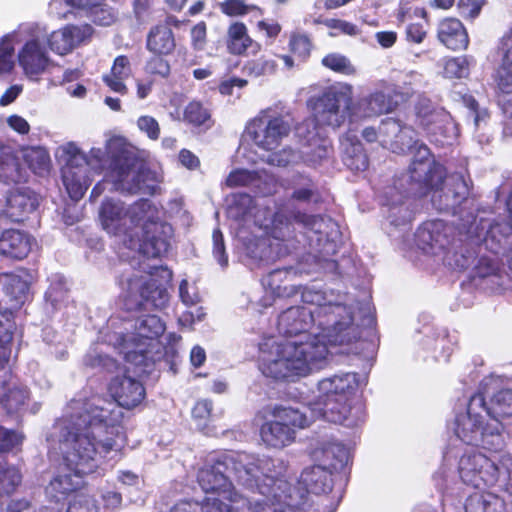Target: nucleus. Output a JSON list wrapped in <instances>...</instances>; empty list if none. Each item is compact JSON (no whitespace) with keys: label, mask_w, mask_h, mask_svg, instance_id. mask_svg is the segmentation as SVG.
I'll return each mask as SVG.
<instances>
[{"label":"nucleus","mask_w":512,"mask_h":512,"mask_svg":"<svg viewBox=\"0 0 512 512\" xmlns=\"http://www.w3.org/2000/svg\"><path fill=\"white\" fill-rule=\"evenodd\" d=\"M261 176L258 172L249 171L245 169H237L232 171L227 179L226 184L230 187L235 186H254L260 187Z\"/></svg>","instance_id":"79ce46f5"},{"label":"nucleus","mask_w":512,"mask_h":512,"mask_svg":"<svg viewBox=\"0 0 512 512\" xmlns=\"http://www.w3.org/2000/svg\"><path fill=\"white\" fill-rule=\"evenodd\" d=\"M24 160L29 168L37 175H45L50 169L48 152L41 147L30 148L25 151Z\"/></svg>","instance_id":"4c0bfd02"},{"label":"nucleus","mask_w":512,"mask_h":512,"mask_svg":"<svg viewBox=\"0 0 512 512\" xmlns=\"http://www.w3.org/2000/svg\"><path fill=\"white\" fill-rule=\"evenodd\" d=\"M4 320L0 319V354L3 357L10 355V350L7 345L10 344L15 328L14 322L11 320L12 315L0 314Z\"/></svg>","instance_id":"864d4df0"},{"label":"nucleus","mask_w":512,"mask_h":512,"mask_svg":"<svg viewBox=\"0 0 512 512\" xmlns=\"http://www.w3.org/2000/svg\"><path fill=\"white\" fill-rule=\"evenodd\" d=\"M213 255L218 263L225 267L228 264V258L225 251L223 234L219 229H215L212 235Z\"/></svg>","instance_id":"680f3d73"},{"label":"nucleus","mask_w":512,"mask_h":512,"mask_svg":"<svg viewBox=\"0 0 512 512\" xmlns=\"http://www.w3.org/2000/svg\"><path fill=\"white\" fill-rule=\"evenodd\" d=\"M179 297L186 306L195 305L200 301L197 287L193 284H189L185 279L182 280L179 285Z\"/></svg>","instance_id":"052dcab7"},{"label":"nucleus","mask_w":512,"mask_h":512,"mask_svg":"<svg viewBox=\"0 0 512 512\" xmlns=\"http://www.w3.org/2000/svg\"><path fill=\"white\" fill-rule=\"evenodd\" d=\"M130 75V61L126 56L120 55L115 58L110 73L103 76V81L112 91L124 95L128 91L124 81Z\"/></svg>","instance_id":"2f4dec72"},{"label":"nucleus","mask_w":512,"mask_h":512,"mask_svg":"<svg viewBox=\"0 0 512 512\" xmlns=\"http://www.w3.org/2000/svg\"><path fill=\"white\" fill-rule=\"evenodd\" d=\"M291 130L289 115L278 105L260 110L246 126L247 136L256 147L264 151L278 148Z\"/></svg>","instance_id":"4468645a"},{"label":"nucleus","mask_w":512,"mask_h":512,"mask_svg":"<svg viewBox=\"0 0 512 512\" xmlns=\"http://www.w3.org/2000/svg\"><path fill=\"white\" fill-rule=\"evenodd\" d=\"M85 364L91 367H103L106 370L111 371L116 367L115 361L97 351H90L85 357Z\"/></svg>","instance_id":"e2e57ef3"},{"label":"nucleus","mask_w":512,"mask_h":512,"mask_svg":"<svg viewBox=\"0 0 512 512\" xmlns=\"http://www.w3.org/2000/svg\"><path fill=\"white\" fill-rule=\"evenodd\" d=\"M302 141L301 159L310 166H316L327 160L332 154L330 139L323 128L316 127L314 121H304L296 128Z\"/></svg>","instance_id":"a211bd4d"},{"label":"nucleus","mask_w":512,"mask_h":512,"mask_svg":"<svg viewBox=\"0 0 512 512\" xmlns=\"http://www.w3.org/2000/svg\"><path fill=\"white\" fill-rule=\"evenodd\" d=\"M221 12L230 17L253 14L255 17L262 16L263 11L256 5L246 4L244 0H224L218 3Z\"/></svg>","instance_id":"58836bf2"},{"label":"nucleus","mask_w":512,"mask_h":512,"mask_svg":"<svg viewBox=\"0 0 512 512\" xmlns=\"http://www.w3.org/2000/svg\"><path fill=\"white\" fill-rule=\"evenodd\" d=\"M26 172L20 167L18 160L10 154L0 156V181L10 184L24 181Z\"/></svg>","instance_id":"e433bc0d"},{"label":"nucleus","mask_w":512,"mask_h":512,"mask_svg":"<svg viewBox=\"0 0 512 512\" xmlns=\"http://www.w3.org/2000/svg\"><path fill=\"white\" fill-rule=\"evenodd\" d=\"M54 428L55 423L52 425L46 436V441L48 443V452L51 457L61 456L63 460V465L67 471L59 473L50 481L49 485L46 487V494L51 500L60 502L66 499L69 493L77 490L80 487L82 476L96 472L97 469L100 468L102 464V459L107 458L109 460H112L113 458H111V456L113 454H105L102 451L100 445H97L98 459L96 467L89 472L78 471L76 467H74L68 462L64 451H62V449L58 447L59 444L57 443L56 440L58 437L52 435Z\"/></svg>","instance_id":"dca6fc26"},{"label":"nucleus","mask_w":512,"mask_h":512,"mask_svg":"<svg viewBox=\"0 0 512 512\" xmlns=\"http://www.w3.org/2000/svg\"><path fill=\"white\" fill-rule=\"evenodd\" d=\"M67 291L66 282L63 278L59 277L46 291V300L49 301L53 307H57L59 303L65 300Z\"/></svg>","instance_id":"4d7b16f0"},{"label":"nucleus","mask_w":512,"mask_h":512,"mask_svg":"<svg viewBox=\"0 0 512 512\" xmlns=\"http://www.w3.org/2000/svg\"><path fill=\"white\" fill-rule=\"evenodd\" d=\"M39 203V195L33 190L26 187L12 189L7 193L0 216H4L13 222L24 221L36 211Z\"/></svg>","instance_id":"aec40b11"},{"label":"nucleus","mask_w":512,"mask_h":512,"mask_svg":"<svg viewBox=\"0 0 512 512\" xmlns=\"http://www.w3.org/2000/svg\"><path fill=\"white\" fill-rule=\"evenodd\" d=\"M47 30L35 22L20 24L15 30L0 38V75L14 68V45L22 43L17 59L25 75L30 78L42 74L50 59L45 47Z\"/></svg>","instance_id":"0eeeda50"},{"label":"nucleus","mask_w":512,"mask_h":512,"mask_svg":"<svg viewBox=\"0 0 512 512\" xmlns=\"http://www.w3.org/2000/svg\"><path fill=\"white\" fill-rule=\"evenodd\" d=\"M361 383L357 373L345 372L321 379L317 384L316 401L304 406L312 418L352 426L356 418L352 414V401Z\"/></svg>","instance_id":"6e6552de"},{"label":"nucleus","mask_w":512,"mask_h":512,"mask_svg":"<svg viewBox=\"0 0 512 512\" xmlns=\"http://www.w3.org/2000/svg\"><path fill=\"white\" fill-rule=\"evenodd\" d=\"M145 71L151 75L167 78L170 74V65L167 60L155 55L147 61Z\"/></svg>","instance_id":"bf43d9fd"},{"label":"nucleus","mask_w":512,"mask_h":512,"mask_svg":"<svg viewBox=\"0 0 512 512\" xmlns=\"http://www.w3.org/2000/svg\"><path fill=\"white\" fill-rule=\"evenodd\" d=\"M300 152H295L291 148H284L281 151L268 155L266 162L273 166L286 167L290 164H296L300 162Z\"/></svg>","instance_id":"603ef678"},{"label":"nucleus","mask_w":512,"mask_h":512,"mask_svg":"<svg viewBox=\"0 0 512 512\" xmlns=\"http://www.w3.org/2000/svg\"><path fill=\"white\" fill-rule=\"evenodd\" d=\"M209 118L210 113L208 109L198 101H191L184 110V120L195 126L205 124Z\"/></svg>","instance_id":"8fccbe9b"},{"label":"nucleus","mask_w":512,"mask_h":512,"mask_svg":"<svg viewBox=\"0 0 512 512\" xmlns=\"http://www.w3.org/2000/svg\"><path fill=\"white\" fill-rule=\"evenodd\" d=\"M191 44L195 50H203L206 45L207 27L205 22H199L191 29Z\"/></svg>","instance_id":"774afa93"},{"label":"nucleus","mask_w":512,"mask_h":512,"mask_svg":"<svg viewBox=\"0 0 512 512\" xmlns=\"http://www.w3.org/2000/svg\"><path fill=\"white\" fill-rule=\"evenodd\" d=\"M28 400L29 392L27 388L19 384H13L1 398V404L8 414H18L25 410Z\"/></svg>","instance_id":"72a5a7b5"},{"label":"nucleus","mask_w":512,"mask_h":512,"mask_svg":"<svg viewBox=\"0 0 512 512\" xmlns=\"http://www.w3.org/2000/svg\"><path fill=\"white\" fill-rule=\"evenodd\" d=\"M484 3L485 0H459L460 15L464 18L474 19L479 15Z\"/></svg>","instance_id":"69168bd1"},{"label":"nucleus","mask_w":512,"mask_h":512,"mask_svg":"<svg viewBox=\"0 0 512 512\" xmlns=\"http://www.w3.org/2000/svg\"><path fill=\"white\" fill-rule=\"evenodd\" d=\"M470 60L466 56L447 59L444 65V75L447 78H464L470 72Z\"/></svg>","instance_id":"c03bdc74"},{"label":"nucleus","mask_w":512,"mask_h":512,"mask_svg":"<svg viewBox=\"0 0 512 512\" xmlns=\"http://www.w3.org/2000/svg\"><path fill=\"white\" fill-rule=\"evenodd\" d=\"M276 66V62L273 59L260 57L247 62L244 66V70L251 76L259 77L274 73Z\"/></svg>","instance_id":"3c124183"},{"label":"nucleus","mask_w":512,"mask_h":512,"mask_svg":"<svg viewBox=\"0 0 512 512\" xmlns=\"http://www.w3.org/2000/svg\"><path fill=\"white\" fill-rule=\"evenodd\" d=\"M313 109V118L316 127L339 128L347 120L351 122V109L353 103V88L349 84H337L326 88L319 97L308 100Z\"/></svg>","instance_id":"ddd939ff"},{"label":"nucleus","mask_w":512,"mask_h":512,"mask_svg":"<svg viewBox=\"0 0 512 512\" xmlns=\"http://www.w3.org/2000/svg\"><path fill=\"white\" fill-rule=\"evenodd\" d=\"M316 23H321L325 25L327 28L331 30L329 33L330 36L336 37L340 34H345L349 36H356L359 34L360 30L356 25L350 23L345 20L335 19V18H326L323 20H315Z\"/></svg>","instance_id":"a18cd8bd"},{"label":"nucleus","mask_w":512,"mask_h":512,"mask_svg":"<svg viewBox=\"0 0 512 512\" xmlns=\"http://www.w3.org/2000/svg\"><path fill=\"white\" fill-rule=\"evenodd\" d=\"M137 126L142 132L146 133L150 139L156 140L159 138L160 127L155 118L148 115L141 116L137 120Z\"/></svg>","instance_id":"338daca9"},{"label":"nucleus","mask_w":512,"mask_h":512,"mask_svg":"<svg viewBox=\"0 0 512 512\" xmlns=\"http://www.w3.org/2000/svg\"><path fill=\"white\" fill-rule=\"evenodd\" d=\"M311 456L313 460L331 469H338L348 463L350 452L344 445L333 439H323L313 445Z\"/></svg>","instance_id":"5701e85b"},{"label":"nucleus","mask_w":512,"mask_h":512,"mask_svg":"<svg viewBox=\"0 0 512 512\" xmlns=\"http://www.w3.org/2000/svg\"><path fill=\"white\" fill-rule=\"evenodd\" d=\"M443 176L442 166L431 160L428 147L420 145L417 156L410 165V178L433 190L431 201L439 211L454 209L469 194L468 184L462 175H451L445 181Z\"/></svg>","instance_id":"9d476101"},{"label":"nucleus","mask_w":512,"mask_h":512,"mask_svg":"<svg viewBox=\"0 0 512 512\" xmlns=\"http://www.w3.org/2000/svg\"><path fill=\"white\" fill-rule=\"evenodd\" d=\"M172 29L167 25H157L147 35L146 48L154 55H169L175 49Z\"/></svg>","instance_id":"7c9ffc66"},{"label":"nucleus","mask_w":512,"mask_h":512,"mask_svg":"<svg viewBox=\"0 0 512 512\" xmlns=\"http://www.w3.org/2000/svg\"><path fill=\"white\" fill-rule=\"evenodd\" d=\"M227 35V47L235 55L245 53L253 43V40L247 33L245 24L241 22L232 23L228 28Z\"/></svg>","instance_id":"473e14b6"},{"label":"nucleus","mask_w":512,"mask_h":512,"mask_svg":"<svg viewBox=\"0 0 512 512\" xmlns=\"http://www.w3.org/2000/svg\"><path fill=\"white\" fill-rule=\"evenodd\" d=\"M67 512H98V506L90 496L78 493L69 503Z\"/></svg>","instance_id":"6e6d98bb"},{"label":"nucleus","mask_w":512,"mask_h":512,"mask_svg":"<svg viewBox=\"0 0 512 512\" xmlns=\"http://www.w3.org/2000/svg\"><path fill=\"white\" fill-rule=\"evenodd\" d=\"M274 420L265 422L260 429L262 441L272 448H284L294 442L296 429H304L313 421L307 410L300 407L277 405L271 412Z\"/></svg>","instance_id":"2eb2a0df"},{"label":"nucleus","mask_w":512,"mask_h":512,"mask_svg":"<svg viewBox=\"0 0 512 512\" xmlns=\"http://www.w3.org/2000/svg\"><path fill=\"white\" fill-rule=\"evenodd\" d=\"M282 187L290 190L291 200L308 203L318 196V189L314 181L307 175L294 174L290 178L284 179Z\"/></svg>","instance_id":"c85d7f7f"},{"label":"nucleus","mask_w":512,"mask_h":512,"mask_svg":"<svg viewBox=\"0 0 512 512\" xmlns=\"http://www.w3.org/2000/svg\"><path fill=\"white\" fill-rule=\"evenodd\" d=\"M290 48L294 54L305 59L310 54L311 42L306 35H293L290 39Z\"/></svg>","instance_id":"0e129e2a"},{"label":"nucleus","mask_w":512,"mask_h":512,"mask_svg":"<svg viewBox=\"0 0 512 512\" xmlns=\"http://www.w3.org/2000/svg\"><path fill=\"white\" fill-rule=\"evenodd\" d=\"M302 226L304 233L310 241V246L318 248L319 251L334 252V243L339 235V228L336 222L329 217L318 215H307L296 212L285 205L277 210L272 220V235L276 239H284L291 233L292 222Z\"/></svg>","instance_id":"f8f14e48"},{"label":"nucleus","mask_w":512,"mask_h":512,"mask_svg":"<svg viewBox=\"0 0 512 512\" xmlns=\"http://www.w3.org/2000/svg\"><path fill=\"white\" fill-rule=\"evenodd\" d=\"M387 205L389 207L388 218L390 219L391 224L399 226L411 221L412 211L409 205L403 201L402 197L399 201L389 200Z\"/></svg>","instance_id":"ea45409f"},{"label":"nucleus","mask_w":512,"mask_h":512,"mask_svg":"<svg viewBox=\"0 0 512 512\" xmlns=\"http://www.w3.org/2000/svg\"><path fill=\"white\" fill-rule=\"evenodd\" d=\"M32 247V238L18 229H7L0 234V254L14 259L25 258Z\"/></svg>","instance_id":"393cba45"},{"label":"nucleus","mask_w":512,"mask_h":512,"mask_svg":"<svg viewBox=\"0 0 512 512\" xmlns=\"http://www.w3.org/2000/svg\"><path fill=\"white\" fill-rule=\"evenodd\" d=\"M157 208L147 199L126 204L120 199H105L99 209L102 228L121 238L123 247L119 257L137 262L138 270H124L120 279L121 298L126 311H138L149 307L161 309L168 301L165 284L172 272L163 266L150 265L146 258H157L170 247L172 228L157 221Z\"/></svg>","instance_id":"f03ea898"},{"label":"nucleus","mask_w":512,"mask_h":512,"mask_svg":"<svg viewBox=\"0 0 512 512\" xmlns=\"http://www.w3.org/2000/svg\"><path fill=\"white\" fill-rule=\"evenodd\" d=\"M413 133L411 127L402 125L400 121L394 118H387L381 122L379 127L380 143L384 146L385 139H395L399 134Z\"/></svg>","instance_id":"37998d69"},{"label":"nucleus","mask_w":512,"mask_h":512,"mask_svg":"<svg viewBox=\"0 0 512 512\" xmlns=\"http://www.w3.org/2000/svg\"><path fill=\"white\" fill-rule=\"evenodd\" d=\"M512 237V226L507 223H495L489 226L485 236L482 237L480 233L475 236H470L473 243H480L485 246V249L494 254H499L502 250L510 244L509 238Z\"/></svg>","instance_id":"bb28decb"},{"label":"nucleus","mask_w":512,"mask_h":512,"mask_svg":"<svg viewBox=\"0 0 512 512\" xmlns=\"http://www.w3.org/2000/svg\"><path fill=\"white\" fill-rule=\"evenodd\" d=\"M454 433L463 443L490 452H500L505 447L504 425L486 414L482 394L472 396L466 410L456 414Z\"/></svg>","instance_id":"9b49d317"},{"label":"nucleus","mask_w":512,"mask_h":512,"mask_svg":"<svg viewBox=\"0 0 512 512\" xmlns=\"http://www.w3.org/2000/svg\"><path fill=\"white\" fill-rule=\"evenodd\" d=\"M28 282L13 273L0 275V314H10L19 310L28 300Z\"/></svg>","instance_id":"6ab92c4d"},{"label":"nucleus","mask_w":512,"mask_h":512,"mask_svg":"<svg viewBox=\"0 0 512 512\" xmlns=\"http://www.w3.org/2000/svg\"><path fill=\"white\" fill-rule=\"evenodd\" d=\"M170 512H235L230 504L223 503L218 499H208L204 503L183 501L179 502Z\"/></svg>","instance_id":"f704fd0d"},{"label":"nucleus","mask_w":512,"mask_h":512,"mask_svg":"<svg viewBox=\"0 0 512 512\" xmlns=\"http://www.w3.org/2000/svg\"><path fill=\"white\" fill-rule=\"evenodd\" d=\"M22 475L15 467H7L0 473V495H10L20 485Z\"/></svg>","instance_id":"de8ad7c7"},{"label":"nucleus","mask_w":512,"mask_h":512,"mask_svg":"<svg viewBox=\"0 0 512 512\" xmlns=\"http://www.w3.org/2000/svg\"><path fill=\"white\" fill-rule=\"evenodd\" d=\"M438 39L451 50L466 49L469 43L464 26L455 18H447L439 23Z\"/></svg>","instance_id":"cd10ccee"},{"label":"nucleus","mask_w":512,"mask_h":512,"mask_svg":"<svg viewBox=\"0 0 512 512\" xmlns=\"http://www.w3.org/2000/svg\"><path fill=\"white\" fill-rule=\"evenodd\" d=\"M465 512H507L506 501L491 492L470 494L464 503Z\"/></svg>","instance_id":"c756f323"},{"label":"nucleus","mask_w":512,"mask_h":512,"mask_svg":"<svg viewBox=\"0 0 512 512\" xmlns=\"http://www.w3.org/2000/svg\"><path fill=\"white\" fill-rule=\"evenodd\" d=\"M107 155L111 162L105 180L112 182L115 190L148 195L156 192L158 185L154 173L145 168L132 146L115 137L108 140L106 151L94 147L88 156L74 142H67L57 149L56 156L62 164V182L72 200L78 201L84 196L94 176L99 175L107 164Z\"/></svg>","instance_id":"39448f33"},{"label":"nucleus","mask_w":512,"mask_h":512,"mask_svg":"<svg viewBox=\"0 0 512 512\" xmlns=\"http://www.w3.org/2000/svg\"><path fill=\"white\" fill-rule=\"evenodd\" d=\"M395 105L389 92L377 89L354 103L351 109V122L390 113Z\"/></svg>","instance_id":"4be33fe9"},{"label":"nucleus","mask_w":512,"mask_h":512,"mask_svg":"<svg viewBox=\"0 0 512 512\" xmlns=\"http://www.w3.org/2000/svg\"><path fill=\"white\" fill-rule=\"evenodd\" d=\"M450 228L442 220H432L423 223L416 232V242L424 252L434 253L448 243L447 231Z\"/></svg>","instance_id":"b1692460"},{"label":"nucleus","mask_w":512,"mask_h":512,"mask_svg":"<svg viewBox=\"0 0 512 512\" xmlns=\"http://www.w3.org/2000/svg\"><path fill=\"white\" fill-rule=\"evenodd\" d=\"M329 469L322 463L305 468L301 473L299 484L304 487L306 492L314 494L328 493L333 486Z\"/></svg>","instance_id":"a878e982"},{"label":"nucleus","mask_w":512,"mask_h":512,"mask_svg":"<svg viewBox=\"0 0 512 512\" xmlns=\"http://www.w3.org/2000/svg\"><path fill=\"white\" fill-rule=\"evenodd\" d=\"M486 414H489V418L491 419L511 417L512 389H504L494 394L490 400L489 406L486 405Z\"/></svg>","instance_id":"c9c22d12"},{"label":"nucleus","mask_w":512,"mask_h":512,"mask_svg":"<svg viewBox=\"0 0 512 512\" xmlns=\"http://www.w3.org/2000/svg\"><path fill=\"white\" fill-rule=\"evenodd\" d=\"M302 300L305 306L290 307L278 318V332L287 339L260 344L258 366L267 378L294 383L308 377L326 366L329 344H350L360 335L346 306L312 289L302 292Z\"/></svg>","instance_id":"f257e3e1"},{"label":"nucleus","mask_w":512,"mask_h":512,"mask_svg":"<svg viewBox=\"0 0 512 512\" xmlns=\"http://www.w3.org/2000/svg\"><path fill=\"white\" fill-rule=\"evenodd\" d=\"M254 206V199L250 195L238 193L233 195V201L228 208V213L236 219L245 218L247 215L252 214Z\"/></svg>","instance_id":"a19ab883"},{"label":"nucleus","mask_w":512,"mask_h":512,"mask_svg":"<svg viewBox=\"0 0 512 512\" xmlns=\"http://www.w3.org/2000/svg\"><path fill=\"white\" fill-rule=\"evenodd\" d=\"M24 435L18 431L0 426V451L8 452L21 445Z\"/></svg>","instance_id":"5fc2aeb1"},{"label":"nucleus","mask_w":512,"mask_h":512,"mask_svg":"<svg viewBox=\"0 0 512 512\" xmlns=\"http://www.w3.org/2000/svg\"><path fill=\"white\" fill-rule=\"evenodd\" d=\"M92 34L93 28L89 24H70L53 31L49 36L46 35V42L54 53L66 55L88 40Z\"/></svg>","instance_id":"412c9836"},{"label":"nucleus","mask_w":512,"mask_h":512,"mask_svg":"<svg viewBox=\"0 0 512 512\" xmlns=\"http://www.w3.org/2000/svg\"><path fill=\"white\" fill-rule=\"evenodd\" d=\"M212 408V402L209 400H200L195 404L192 415L201 430L207 429L208 424L215 420L216 415L212 413Z\"/></svg>","instance_id":"09e8293b"},{"label":"nucleus","mask_w":512,"mask_h":512,"mask_svg":"<svg viewBox=\"0 0 512 512\" xmlns=\"http://www.w3.org/2000/svg\"><path fill=\"white\" fill-rule=\"evenodd\" d=\"M457 479L473 488L498 485L512 497V456L503 454L496 461L476 450L455 455L448 452L434 475L435 485L448 491Z\"/></svg>","instance_id":"423d86ee"},{"label":"nucleus","mask_w":512,"mask_h":512,"mask_svg":"<svg viewBox=\"0 0 512 512\" xmlns=\"http://www.w3.org/2000/svg\"><path fill=\"white\" fill-rule=\"evenodd\" d=\"M287 464L281 458L229 451L217 454L199 470L198 482L205 492H214L231 504L244 501L234 483L262 499L246 500L247 512H294L304 497L286 479Z\"/></svg>","instance_id":"20e7f679"},{"label":"nucleus","mask_w":512,"mask_h":512,"mask_svg":"<svg viewBox=\"0 0 512 512\" xmlns=\"http://www.w3.org/2000/svg\"><path fill=\"white\" fill-rule=\"evenodd\" d=\"M415 115L416 124L435 142L444 145L456 137V126L450 114L436 108L429 99L418 100Z\"/></svg>","instance_id":"f3484780"},{"label":"nucleus","mask_w":512,"mask_h":512,"mask_svg":"<svg viewBox=\"0 0 512 512\" xmlns=\"http://www.w3.org/2000/svg\"><path fill=\"white\" fill-rule=\"evenodd\" d=\"M322 64L326 68L345 75H351L355 69L349 59L339 53H330L322 59Z\"/></svg>","instance_id":"49530a36"},{"label":"nucleus","mask_w":512,"mask_h":512,"mask_svg":"<svg viewBox=\"0 0 512 512\" xmlns=\"http://www.w3.org/2000/svg\"><path fill=\"white\" fill-rule=\"evenodd\" d=\"M127 366L122 376L109 384L112 399L92 396L74 399L65 414L55 422L53 436L64 451L68 462L78 471L89 472L97 465V445L105 454L116 458L123 446L119 423L123 416L120 407L132 409L142 403L146 391L142 382L129 375Z\"/></svg>","instance_id":"7ed1b4c3"},{"label":"nucleus","mask_w":512,"mask_h":512,"mask_svg":"<svg viewBox=\"0 0 512 512\" xmlns=\"http://www.w3.org/2000/svg\"><path fill=\"white\" fill-rule=\"evenodd\" d=\"M414 134H399L398 138L395 139H385L384 147L392 150L395 153H404L406 150H410L415 144Z\"/></svg>","instance_id":"13d9d810"},{"label":"nucleus","mask_w":512,"mask_h":512,"mask_svg":"<svg viewBox=\"0 0 512 512\" xmlns=\"http://www.w3.org/2000/svg\"><path fill=\"white\" fill-rule=\"evenodd\" d=\"M125 332L115 333V347L125 361L134 366L137 376L150 371L154 358L151 354L157 338L165 331V325L156 315H141L125 321Z\"/></svg>","instance_id":"1a4fd4ad"}]
</instances>
